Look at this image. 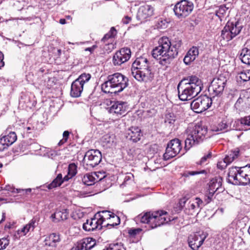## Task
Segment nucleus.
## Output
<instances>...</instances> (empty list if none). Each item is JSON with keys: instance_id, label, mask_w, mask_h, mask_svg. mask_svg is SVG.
I'll list each match as a JSON object with an SVG mask.
<instances>
[{"instance_id": "f257e3e1", "label": "nucleus", "mask_w": 250, "mask_h": 250, "mask_svg": "<svg viewBox=\"0 0 250 250\" xmlns=\"http://www.w3.org/2000/svg\"><path fill=\"white\" fill-rule=\"evenodd\" d=\"M181 45V40L175 39L171 42L167 37H163L159 40L158 45L153 49L152 56L160 64L167 66L177 56Z\"/></svg>"}, {"instance_id": "f03ea898", "label": "nucleus", "mask_w": 250, "mask_h": 250, "mask_svg": "<svg viewBox=\"0 0 250 250\" xmlns=\"http://www.w3.org/2000/svg\"><path fill=\"white\" fill-rule=\"evenodd\" d=\"M203 88L202 81L197 76H187L184 78L177 85L179 98L182 101L190 100L197 96Z\"/></svg>"}, {"instance_id": "7ed1b4c3", "label": "nucleus", "mask_w": 250, "mask_h": 250, "mask_svg": "<svg viewBox=\"0 0 250 250\" xmlns=\"http://www.w3.org/2000/svg\"><path fill=\"white\" fill-rule=\"evenodd\" d=\"M135 219L142 223L147 224L151 229L167 224L172 220L168 213L162 210L144 212L138 215Z\"/></svg>"}, {"instance_id": "20e7f679", "label": "nucleus", "mask_w": 250, "mask_h": 250, "mask_svg": "<svg viewBox=\"0 0 250 250\" xmlns=\"http://www.w3.org/2000/svg\"><path fill=\"white\" fill-rule=\"evenodd\" d=\"M128 84V78L120 73H115L108 76L107 80L101 85V88L104 93L117 94Z\"/></svg>"}, {"instance_id": "39448f33", "label": "nucleus", "mask_w": 250, "mask_h": 250, "mask_svg": "<svg viewBox=\"0 0 250 250\" xmlns=\"http://www.w3.org/2000/svg\"><path fill=\"white\" fill-rule=\"evenodd\" d=\"M188 136L185 141V148L188 150L193 145L203 142L208 136L207 126L198 123L192 128L187 130Z\"/></svg>"}, {"instance_id": "423d86ee", "label": "nucleus", "mask_w": 250, "mask_h": 250, "mask_svg": "<svg viewBox=\"0 0 250 250\" xmlns=\"http://www.w3.org/2000/svg\"><path fill=\"white\" fill-rule=\"evenodd\" d=\"M228 182L234 185L250 184V165L243 167H231L228 173Z\"/></svg>"}, {"instance_id": "0eeeda50", "label": "nucleus", "mask_w": 250, "mask_h": 250, "mask_svg": "<svg viewBox=\"0 0 250 250\" xmlns=\"http://www.w3.org/2000/svg\"><path fill=\"white\" fill-rule=\"evenodd\" d=\"M96 215H97L99 221L102 222L103 227L113 228L120 223V217L109 211L103 210L99 212Z\"/></svg>"}, {"instance_id": "6e6552de", "label": "nucleus", "mask_w": 250, "mask_h": 250, "mask_svg": "<svg viewBox=\"0 0 250 250\" xmlns=\"http://www.w3.org/2000/svg\"><path fill=\"white\" fill-rule=\"evenodd\" d=\"M212 100V98H210L206 95H202L192 101L190 107L195 113H201L211 106Z\"/></svg>"}, {"instance_id": "1a4fd4ad", "label": "nucleus", "mask_w": 250, "mask_h": 250, "mask_svg": "<svg viewBox=\"0 0 250 250\" xmlns=\"http://www.w3.org/2000/svg\"><path fill=\"white\" fill-rule=\"evenodd\" d=\"M193 7V3L191 1L181 0L175 4L173 11L177 18L183 19L191 13Z\"/></svg>"}, {"instance_id": "9d476101", "label": "nucleus", "mask_w": 250, "mask_h": 250, "mask_svg": "<svg viewBox=\"0 0 250 250\" xmlns=\"http://www.w3.org/2000/svg\"><path fill=\"white\" fill-rule=\"evenodd\" d=\"M90 78L91 75L89 74L83 73L81 74L72 83L70 95L74 98L80 97L83 90L84 83L88 82Z\"/></svg>"}, {"instance_id": "9b49d317", "label": "nucleus", "mask_w": 250, "mask_h": 250, "mask_svg": "<svg viewBox=\"0 0 250 250\" xmlns=\"http://www.w3.org/2000/svg\"><path fill=\"white\" fill-rule=\"evenodd\" d=\"M228 81L227 78L223 75L214 78L208 87V91L212 94L214 99L215 96H219L223 93Z\"/></svg>"}, {"instance_id": "f8f14e48", "label": "nucleus", "mask_w": 250, "mask_h": 250, "mask_svg": "<svg viewBox=\"0 0 250 250\" xmlns=\"http://www.w3.org/2000/svg\"><path fill=\"white\" fill-rule=\"evenodd\" d=\"M102 159V154L99 150L91 149L85 153L83 162L87 166V168H93L99 164Z\"/></svg>"}, {"instance_id": "ddd939ff", "label": "nucleus", "mask_w": 250, "mask_h": 250, "mask_svg": "<svg viewBox=\"0 0 250 250\" xmlns=\"http://www.w3.org/2000/svg\"><path fill=\"white\" fill-rule=\"evenodd\" d=\"M182 149L181 141L177 138L170 141L167 144L165 153L163 155L164 160H168L175 157Z\"/></svg>"}, {"instance_id": "4468645a", "label": "nucleus", "mask_w": 250, "mask_h": 250, "mask_svg": "<svg viewBox=\"0 0 250 250\" xmlns=\"http://www.w3.org/2000/svg\"><path fill=\"white\" fill-rule=\"evenodd\" d=\"M131 73L134 78L139 82L151 81L154 77L150 65L139 70L131 68Z\"/></svg>"}, {"instance_id": "2eb2a0df", "label": "nucleus", "mask_w": 250, "mask_h": 250, "mask_svg": "<svg viewBox=\"0 0 250 250\" xmlns=\"http://www.w3.org/2000/svg\"><path fill=\"white\" fill-rule=\"evenodd\" d=\"M208 236L203 231H198L190 234L188 237L189 247L193 250H198Z\"/></svg>"}, {"instance_id": "dca6fc26", "label": "nucleus", "mask_w": 250, "mask_h": 250, "mask_svg": "<svg viewBox=\"0 0 250 250\" xmlns=\"http://www.w3.org/2000/svg\"><path fill=\"white\" fill-rule=\"evenodd\" d=\"M131 50L128 47H124L117 51L113 57V63L114 65H120L128 61L131 57Z\"/></svg>"}, {"instance_id": "f3484780", "label": "nucleus", "mask_w": 250, "mask_h": 250, "mask_svg": "<svg viewBox=\"0 0 250 250\" xmlns=\"http://www.w3.org/2000/svg\"><path fill=\"white\" fill-rule=\"evenodd\" d=\"M223 179L221 177H215L212 179L208 183V199L210 200L215 192L218 191L221 192L223 191V188H222Z\"/></svg>"}, {"instance_id": "a211bd4d", "label": "nucleus", "mask_w": 250, "mask_h": 250, "mask_svg": "<svg viewBox=\"0 0 250 250\" xmlns=\"http://www.w3.org/2000/svg\"><path fill=\"white\" fill-rule=\"evenodd\" d=\"M102 222L99 221L97 215H95L93 218L87 219L83 225V229L85 231H93L100 230L102 229Z\"/></svg>"}, {"instance_id": "6ab92c4d", "label": "nucleus", "mask_w": 250, "mask_h": 250, "mask_svg": "<svg viewBox=\"0 0 250 250\" xmlns=\"http://www.w3.org/2000/svg\"><path fill=\"white\" fill-rule=\"evenodd\" d=\"M153 7L150 5L141 6L138 10L136 18L138 21L143 22L153 14Z\"/></svg>"}, {"instance_id": "aec40b11", "label": "nucleus", "mask_w": 250, "mask_h": 250, "mask_svg": "<svg viewBox=\"0 0 250 250\" xmlns=\"http://www.w3.org/2000/svg\"><path fill=\"white\" fill-rule=\"evenodd\" d=\"M17 139L15 132H10L7 135L0 138V151H3L12 145Z\"/></svg>"}, {"instance_id": "412c9836", "label": "nucleus", "mask_w": 250, "mask_h": 250, "mask_svg": "<svg viewBox=\"0 0 250 250\" xmlns=\"http://www.w3.org/2000/svg\"><path fill=\"white\" fill-rule=\"evenodd\" d=\"M127 110L126 103L122 102H115L109 108V112L117 116L125 115Z\"/></svg>"}, {"instance_id": "4be33fe9", "label": "nucleus", "mask_w": 250, "mask_h": 250, "mask_svg": "<svg viewBox=\"0 0 250 250\" xmlns=\"http://www.w3.org/2000/svg\"><path fill=\"white\" fill-rule=\"evenodd\" d=\"M142 136L141 129L136 126L130 127L126 131L125 137L133 142H137L141 139Z\"/></svg>"}, {"instance_id": "5701e85b", "label": "nucleus", "mask_w": 250, "mask_h": 250, "mask_svg": "<svg viewBox=\"0 0 250 250\" xmlns=\"http://www.w3.org/2000/svg\"><path fill=\"white\" fill-rule=\"evenodd\" d=\"M199 55V48L196 46H192L187 53L184 58V62L186 65L189 64L193 62Z\"/></svg>"}, {"instance_id": "b1692460", "label": "nucleus", "mask_w": 250, "mask_h": 250, "mask_svg": "<svg viewBox=\"0 0 250 250\" xmlns=\"http://www.w3.org/2000/svg\"><path fill=\"white\" fill-rule=\"evenodd\" d=\"M68 212L67 209H63L62 210H57L51 216L52 221L55 222H58L61 220H64L67 219Z\"/></svg>"}, {"instance_id": "393cba45", "label": "nucleus", "mask_w": 250, "mask_h": 250, "mask_svg": "<svg viewBox=\"0 0 250 250\" xmlns=\"http://www.w3.org/2000/svg\"><path fill=\"white\" fill-rule=\"evenodd\" d=\"M61 239L59 234L52 233L47 236L44 240L45 246L56 247L57 243L60 242Z\"/></svg>"}, {"instance_id": "a878e982", "label": "nucleus", "mask_w": 250, "mask_h": 250, "mask_svg": "<svg viewBox=\"0 0 250 250\" xmlns=\"http://www.w3.org/2000/svg\"><path fill=\"white\" fill-rule=\"evenodd\" d=\"M242 28L243 25L242 23L238 21L235 22L229 21L227 23L226 28H228V29H230L232 30V32L231 34L234 37L240 33Z\"/></svg>"}, {"instance_id": "bb28decb", "label": "nucleus", "mask_w": 250, "mask_h": 250, "mask_svg": "<svg viewBox=\"0 0 250 250\" xmlns=\"http://www.w3.org/2000/svg\"><path fill=\"white\" fill-rule=\"evenodd\" d=\"M150 64L146 58L144 57H140L137 58L132 63L131 68L139 70L141 68H145L149 66Z\"/></svg>"}, {"instance_id": "cd10ccee", "label": "nucleus", "mask_w": 250, "mask_h": 250, "mask_svg": "<svg viewBox=\"0 0 250 250\" xmlns=\"http://www.w3.org/2000/svg\"><path fill=\"white\" fill-rule=\"evenodd\" d=\"M240 59L243 63L250 65V49L248 47L242 49L240 54Z\"/></svg>"}, {"instance_id": "c85d7f7f", "label": "nucleus", "mask_w": 250, "mask_h": 250, "mask_svg": "<svg viewBox=\"0 0 250 250\" xmlns=\"http://www.w3.org/2000/svg\"><path fill=\"white\" fill-rule=\"evenodd\" d=\"M95 176H96V172L87 173L83 177V182L87 186L94 185L96 183L95 179H97Z\"/></svg>"}, {"instance_id": "c756f323", "label": "nucleus", "mask_w": 250, "mask_h": 250, "mask_svg": "<svg viewBox=\"0 0 250 250\" xmlns=\"http://www.w3.org/2000/svg\"><path fill=\"white\" fill-rule=\"evenodd\" d=\"M199 210L200 209L197 208V206L193 200L188 202L187 207H186L185 211L186 213L188 215H193L196 213H198Z\"/></svg>"}, {"instance_id": "7c9ffc66", "label": "nucleus", "mask_w": 250, "mask_h": 250, "mask_svg": "<svg viewBox=\"0 0 250 250\" xmlns=\"http://www.w3.org/2000/svg\"><path fill=\"white\" fill-rule=\"evenodd\" d=\"M63 183L62 174H59L53 181L48 185L46 187L49 189L57 188L60 186Z\"/></svg>"}, {"instance_id": "2f4dec72", "label": "nucleus", "mask_w": 250, "mask_h": 250, "mask_svg": "<svg viewBox=\"0 0 250 250\" xmlns=\"http://www.w3.org/2000/svg\"><path fill=\"white\" fill-rule=\"evenodd\" d=\"M227 24L224 27L221 32V37L224 40L229 41L234 38V36L231 34L232 30L230 29L226 28Z\"/></svg>"}, {"instance_id": "473e14b6", "label": "nucleus", "mask_w": 250, "mask_h": 250, "mask_svg": "<svg viewBox=\"0 0 250 250\" xmlns=\"http://www.w3.org/2000/svg\"><path fill=\"white\" fill-rule=\"evenodd\" d=\"M229 8L226 6V5L223 4L221 5L219 7L218 9L216 10L215 11V15L217 16L221 21L222 20V18H223L227 11L229 10Z\"/></svg>"}, {"instance_id": "72a5a7b5", "label": "nucleus", "mask_w": 250, "mask_h": 250, "mask_svg": "<svg viewBox=\"0 0 250 250\" xmlns=\"http://www.w3.org/2000/svg\"><path fill=\"white\" fill-rule=\"evenodd\" d=\"M239 153V150H236L231 152L230 154L226 155L224 159V164H227V165L231 163L234 159H235Z\"/></svg>"}, {"instance_id": "f704fd0d", "label": "nucleus", "mask_w": 250, "mask_h": 250, "mask_svg": "<svg viewBox=\"0 0 250 250\" xmlns=\"http://www.w3.org/2000/svg\"><path fill=\"white\" fill-rule=\"evenodd\" d=\"M87 250H90L92 249L96 245V241L92 238L87 237L83 238Z\"/></svg>"}, {"instance_id": "c9c22d12", "label": "nucleus", "mask_w": 250, "mask_h": 250, "mask_svg": "<svg viewBox=\"0 0 250 250\" xmlns=\"http://www.w3.org/2000/svg\"><path fill=\"white\" fill-rule=\"evenodd\" d=\"M117 30L114 27H112L110 28V31L106 34L104 37L102 38V41L103 42H105V41L110 39L114 38L117 34Z\"/></svg>"}, {"instance_id": "e433bc0d", "label": "nucleus", "mask_w": 250, "mask_h": 250, "mask_svg": "<svg viewBox=\"0 0 250 250\" xmlns=\"http://www.w3.org/2000/svg\"><path fill=\"white\" fill-rule=\"evenodd\" d=\"M239 78L243 82H247L250 80V69L245 70L239 73Z\"/></svg>"}, {"instance_id": "4c0bfd02", "label": "nucleus", "mask_w": 250, "mask_h": 250, "mask_svg": "<svg viewBox=\"0 0 250 250\" xmlns=\"http://www.w3.org/2000/svg\"><path fill=\"white\" fill-rule=\"evenodd\" d=\"M83 239L78 241L77 244L71 248V250H87Z\"/></svg>"}, {"instance_id": "58836bf2", "label": "nucleus", "mask_w": 250, "mask_h": 250, "mask_svg": "<svg viewBox=\"0 0 250 250\" xmlns=\"http://www.w3.org/2000/svg\"><path fill=\"white\" fill-rule=\"evenodd\" d=\"M176 121V117L174 113H168L166 115L165 123H167L170 125L174 124Z\"/></svg>"}, {"instance_id": "ea45409f", "label": "nucleus", "mask_w": 250, "mask_h": 250, "mask_svg": "<svg viewBox=\"0 0 250 250\" xmlns=\"http://www.w3.org/2000/svg\"><path fill=\"white\" fill-rule=\"evenodd\" d=\"M229 126L228 124H227L226 121L224 120L218 124L216 131H223L224 132H226L229 130Z\"/></svg>"}, {"instance_id": "a19ab883", "label": "nucleus", "mask_w": 250, "mask_h": 250, "mask_svg": "<svg viewBox=\"0 0 250 250\" xmlns=\"http://www.w3.org/2000/svg\"><path fill=\"white\" fill-rule=\"evenodd\" d=\"M40 220V217L39 215H36L34 216L28 224V226L31 229V230L33 231L35 228L38 225V222Z\"/></svg>"}, {"instance_id": "79ce46f5", "label": "nucleus", "mask_w": 250, "mask_h": 250, "mask_svg": "<svg viewBox=\"0 0 250 250\" xmlns=\"http://www.w3.org/2000/svg\"><path fill=\"white\" fill-rule=\"evenodd\" d=\"M67 173L72 177L76 175L77 173V166L75 164H69L67 169Z\"/></svg>"}, {"instance_id": "37998d69", "label": "nucleus", "mask_w": 250, "mask_h": 250, "mask_svg": "<svg viewBox=\"0 0 250 250\" xmlns=\"http://www.w3.org/2000/svg\"><path fill=\"white\" fill-rule=\"evenodd\" d=\"M109 250H126L124 245L120 243H113L109 245Z\"/></svg>"}, {"instance_id": "c03bdc74", "label": "nucleus", "mask_w": 250, "mask_h": 250, "mask_svg": "<svg viewBox=\"0 0 250 250\" xmlns=\"http://www.w3.org/2000/svg\"><path fill=\"white\" fill-rule=\"evenodd\" d=\"M206 173V171L205 170H202L201 171H186L184 173H183L182 176L185 177H188L189 176H193L195 175L199 174H203Z\"/></svg>"}, {"instance_id": "a18cd8bd", "label": "nucleus", "mask_w": 250, "mask_h": 250, "mask_svg": "<svg viewBox=\"0 0 250 250\" xmlns=\"http://www.w3.org/2000/svg\"><path fill=\"white\" fill-rule=\"evenodd\" d=\"M134 180V175L131 173H127L124 178V181L122 185L125 186L132 182Z\"/></svg>"}, {"instance_id": "49530a36", "label": "nucleus", "mask_w": 250, "mask_h": 250, "mask_svg": "<svg viewBox=\"0 0 250 250\" xmlns=\"http://www.w3.org/2000/svg\"><path fill=\"white\" fill-rule=\"evenodd\" d=\"M142 230V229L140 228H132L128 230V233L130 237H134L139 234Z\"/></svg>"}, {"instance_id": "de8ad7c7", "label": "nucleus", "mask_w": 250, "mask_h": 250, "mask_svg": "<svg viewBox=\"0 0 250 250\" xmlns=\"http://www.w3.org/2000/svg\"><path fill=\"white\" fill-rule=\"evenodd\" d=\"M9 240L3 238L0 239V250H3L9 245Z\"/></svg>"}, {"instance_id": "09e8293b", "label": "nucleus", "mask_w": 250, "mask_h": 250, "mask_svg": "<svg viewBox=\"0 0 250 250\" xmlns=\"http://www.w3.org/2000/svg\"><path fill=\"white\" fill-rule=\"evenodd\" d=\"M211 157V152H209L208 154H207V155L204 156L203 157H202V158L201 159L200 161L197 162V164L198 165H201L203 164H204V163H205L207 161L208 159L210 158Z\"/></svg>"}, {"instance_id": "8fccbe9b", "label": "nucleus", "mask_w": 250, "mask_h": 250, "mask_svg": "<svg viewBox=\"0 0 250 250\" xmlns=\"http://www.w3.org/2000/svg\"><path fill=\"white\" fill-rule=\"evenodd\" d=\"M102 141L106 145H107L110 144L112 142V140L109 134H105L102 137Z\"/></svg>"}, {"instance_id": "3c124183", "label": "nucleus", "mask_w": 250, "mask_h": 250, "mask_svg": "<svg viewBox=\"0 0 250 250\" xmlns=\"http://www.w3.org/2000/svg\"><path fill=\"white\" fill-rule=\"evenodd\" d=\"M4 189L6 190H7V191H11V192H13V193H19V188H16L14 187H13L12 186H10L9 185L5 186V187L4 188Z\"/></svg>"}, {"instance_id": "603ef678", "label": "nucleus", "mask_w": 250, "mask_h": 250, "mask_svg": "<svg viewBox=\"0 0 250 250\" xmlns=\"http://www.w3.org/2000/svg\"><path fill=\"white\" fill-rule=\"evenodd\" d=\"M240 121L241 124L250 126V115L241 118Z\"/></svg>"}, {"instance_id": "864d4df0", "label": "nucleus", "mask_w": 250, "mask_h": 250, "mask_svg": "<svg viewBox=\"0 0 250 250\" xmlns=\"http://www.w3.org/2000/svg\"><path fill=\"white\" fill-rule=\"evenodd\" d=\"M188 199L189 197H188V196H185L182 198H181L179 202L180 207L183 208L184 207H185Z\"/></svg>"}, {"instance_id": "5fc2aeb1", "label": "nucleus", "mask_w": 250, "mask_h": 250, "mask_svg": "<svg viewBox=\"0 0 250 250\" xmlns=\"http://www.w3.org/2000/svg\"><path fill=\"white\" fill-rule=\"evenodd\" d=\"M194 203H195V205L197 206V208L199 209L200 208L201 205L203 204V201L202 200H201L199 198H195L193 200Z\"/></svg>"}, {"instance_id": "6e6d98bb", "label": "nucleus", "mask_w": 250, "mask_h": 250, "mask_svg": "<svg viewBox=\"0 0 250 250\" xmlns=\"http://www.w3.org/2000/svg\"><path fill=\"white\" fill-rule=\"evenodd\" d=\"M19 191H20V192H19V193H21L22 195L28 194V193L31 191V188H27V189L19 188Z\"/></svg>"}, {"instance_id": "4d7b16f0", "label": "nucleus", "mask_w": 250, "mask_h": 250, "mask_svg": "<svg viewBox=\"0 0 250 250\" xmlns=\"http://www.w3.org/2000/svg\"><path fill=\"white\" fill-rule=\"evenodd\" d=\"M70 132L68 130L64 131L62 134L63 139H64V142H67L69 136L70 134Z\"/></svg>"}, {"instance_id": "13d9d810", "label": "nucleus", "mask_w": 250, "mask_h": 250, "mask_svg": "<svg viewBox=\"0 0 250 250\" xmlns=\"http://www.w3.org/2000/svg\"><path fill=\"white\" fill-rule=\"evenodd\" d=\"M100 174L102 175V173L100 172H96V176H95V177L97 179H95V183L101 181L105 177L104 175H103L102 177H100Z\"/></svg>"}, {"instance_id": "bf43d9fd", "label": "nucleus", "mask_w": 250, "mask_h": 250, "mask_svg": "<svg viewBox=\"0 0 250 250\" xmlns=\"http://www.w3.org/2000/svg\"><path fill=\"white\" fill-rule=\"evenodd\" d=\"M31 229L28 226V224L26 225L24 227L21 229V232H23L24 234H26L28 232H29Z\"/></svg>"}, {"instance_id": "052dcab7", "label": "nucleus", "mask_w": 250, "mask_h": 250, "mask_svg": "<svg viewBox=\"0 0 250 250\" xmlns=\"http://www.w3.org/2000/svg\"><path fill=\"white\" fill-rule=\"evenodd\" d=\"M227 164H224V162H218L217 165V167L220 169H224L227 167Z\"/></svg>"}, {"instance_id": "680f3d73", "label": "nucleus", "mask_w": 250, "mask_h": 250, "mask_svg": "<svg viewBox=\"0 0 250 250\" xmlns=\"http://www.w3.org/2000/svg\"><path fill=\"white\" fill-rule=\"evenodd\" d=\"M4 55L3 53L0 51V68L3 67L4 65V62H3Z\"/></svg>"}, {"instance_id": "e2e57ef3", "label": "nucleus", "mask_w": 250, "mask_h": 250, "mask_svg": "<svg viewBox=\"0 0 250 250\" xmlns=\"http://www.w3.org/2000/svg\"><path fill=\"white\" fill-rule=\"evenodd\" d=\"M62 51L61 49L57 48L56 51H55V50H54V55L55 56H56L57 58H60L61 55H62Z\"/></svg>"}, {"instance_id": "0e129e2a", "label": "nucleus", "mask_w": 250, "mask_h": 250, "mask_svg": "<svg viewBox=\"0 0 250 250\" xmlns=\"http://www.w3.org/2000/svg\"><path fill=\"white\" fill-rule=\"evenodd\" d=\"M131 20L130 17L126 16L123 19L122 22L124 24H127Z\"/></svg>"}, {"instance_id": "69168bd1", "label": "nucleus", "mask_w": 250, "mask_h": 250, "mask_svg": "<svg viewBox=\"0 0 250 250\" xmlns=\"http://www.w3.org/2000/svg\"><path fill=\"white\" fill-rule=\"evenodd\" d=\"M96 47H97V45H93V46H92V47H87V48H86L85 49V51H88L90 52V53H92L93 52V51L94 50V49H95Z\"/></svg>"}, {"instance_id": "338daca9", "label": "nucleus", "mask_w": 250, "mask_h": 250, "mask_svg": "<svg viewBox=\"0 0 250 250\" xmlns=\"http://www.w3.org/2000/svg\"><path fill=\"white\" fill-rule=\"evenodd\" d=\"M243 102V100L242 98L240 97L238 98L237 101H236L235 106V107H239V105Z\"/></svg>"}, {"instance_id": "774afa93", "label": "nucleus", "mask_w": 250, "mask_h": 250, "mask_svg": "<svg viewBox=\"0 0 250 250\" xmlns=\"http://www.w3.org/2000/svg\"><path fill=\"white\" fill-rule=\"evenodd\" d=\"M72 177L70 176V175H69V174L67 173V174L66 175H65L64 178L62 179V180H63V182L64 181H68L70 179L72 178Z\"/></svg>"}]
</instances>
